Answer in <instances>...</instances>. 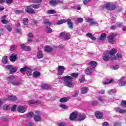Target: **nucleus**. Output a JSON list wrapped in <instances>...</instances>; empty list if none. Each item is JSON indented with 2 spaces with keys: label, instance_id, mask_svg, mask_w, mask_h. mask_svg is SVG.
Here are the masks:
<instances>
[{
  "label": "nucleus",
  "instance_id": "obj_1",
  "mask_svg": "<svg viewBox=\"0 0 126 126\" xmlns=\"http://www.w3.org/2000/svg\"><path fill=\"white\" fill-rule=\"evenodd\" d=\"M70 76H65L62 77V79H63L64 82H65V85L67 87H70L71 88L74 86V84L72 83V80L74 78H76L78 76V73H73L70 74ZM72 76V77H71Z\"/></svg>",
  "mask_w": 126,
  "mask_h": 126
},
{
  "label": "nucleus",
  "instance_id": "obj_2",
  "mask_svg": "<svg viewBox=\"0 0 126 126\" xmlns=\"http://www.w3.org/2000/svg\"><path fill=\"white\" fill-rule=\"evenodd\" d=\"M118 50L115 48L111 49V50H108L104 53L103 60L105 62H108V61H116L117 57L114 56L117 53Z\"/></svg>",
  "mask_w": 126,
  "mask_h": 126
},
{
  "label": "nucleus",
  "instance_id": "obj_3",
  "mask_svg": "<svg viewBox=\"0 0 126 126\" xmlns=\"http://www.w3.org/2000/svg\"><path fill=\"white\" fill-rule=\"evenodd\" d=\"M117 35V34L114 33H111L109 35L107 36V39L109 43L110 44H114L115 41L114 40V37Z\"/></svg>",
  "mask_w": 126,
  "mask_h": 126
},
{
  "label": "nucleus",
  "instance_id": "obj_4",
  "mask_svg": "<svg viewBox=\"0 0 126 126\" xmlns=\"http://www.w3.org/2000/svg\"><path fill=\"white\" fill-rule=\"evenodd\" d=\"M105 8L108 10H114L117 8V6L114 4L110 5V3H107L105 6Z\"/></svg>",
  "mask_w": 126,
  "mask_h": 126
},
{
  "label": "nucleus",
  "instance_id": "obj_5",
  "mask_svg": "<svg viewBox=\"0 0 126 126\" xmlns=\"http://www.w3.org/2000/svg\"><path fill=\"white\" fill-rule=\"evenodd\" d=\"M32 8L33 7L31 6V5L28 6L26 8L25 11L30 14H35V11H34V9H33Z\"/></svg>",
  "mask_w": 126,
  "mask_h": 126
},
{
  "label": "nucleus",
  "instance_id": "obj_6",
  "mask_svg": "<svg viewBox=\"0 0 126 126\" xmlns=\"http://www.w3.org/2000/svg\"><path fill=\"white\" fill-rule=\"evenodd\" d=\"M65 69V68L63 66L61 65H58V67L57 68L58 70V73L59 74V75H62L63 72H64V70Z\"/></svg>",
  "mask_w": 126,
  "mask_h": 126
},
{
  "label": "nucleus",
  "instance_id": "obj_7",
  "mask_svg": "<svg viewBox=\"0 0 126 126\" xmlns=\"http://www.w3.org/2000/svg\"><path fill=\"white\" fill-rule=\"evenodd\" d=\"M86 21L89 22L90 25H96L97 24V22L94 19L91 18L86 19Z\"/></svg>",
  "mask_w": 126,
  "mask_h": 126
},
{
  "label": "nucleus",
  "instance_id": "obj_8",
  "mask_svg": "<svg viewBox=\"0 0 126 126\" xmlns=\"http://www.w3.org/2000/svg\"><path fill=\"white\" fill-rule=\"evenodd\" d=\"M61 2H62V1L60 0H51L49 1L50 4L52 6H56L59 3H61Z\"/></svg>",
  "mask_w": 126,
  "mask_h": 126
},
{
  "label": "nucleus",
  "instance_id": "obj_9",
  "mask_svg": "<svg viewBox=\"0 0 126 126\" xmlns=\"http://www.w3.org/2000/svg\"><path fill=\"white\" fill-rule=\"evenodd\" d=\"M60 37H63L64 39H70V37L71 36L70 34L68 33H65V32H61L60 34Z\"/></svg>",
  "mask_w": 126,
  "mask_h": 126
},
{
  "label": "nucleus",
  "instance_id": "obj_10",
  "mask_svg": "<svg viewBox=\"0 0 126 126\" xmlns=\"http://www.w3.org/2000/svg\"><path fill=\"white\" fill-rule=\"evenodd\" d=\"M125 80V77H122L121 79L117 81L118 84H121V86H126V82H124Z\"/></svg>",
  "mask_w": 126,
  "mask_h": 126
},
{
  "label": "nucleus",
  "instance_id": "obj_11",
  "mask_svg": "<svg viewBox=\"0 0 126 126\" xmlns=\"http://www.w3.org/2000/svg\"><path fill=\"white\" fill-rule=\"evenodd\" d=\"M21 47L22 50H24V51H31V47L29 46H27L25 44H21Z\"/></svg>",
  "mask_w": 126,
  "mask_h": 126
},
{
  "label": "nucleus",
  "instance_id": "obj_12",
  "mask_svg": "<svg viewBox=\"0 0 126 126\" xmlns=\"http://www.w3.org/2000/svg\"><path fill=\"white\" fill-rule=\"evenodd\" d=\"M77 117V113L76 112H74L70 114L69 119L70 121H73L76 119Z\"/></svg>",
  "mask_w": 126,
  "mask_h": 126
},
{
  "label": "nucleus",
  "instance_id": "obj_13",
  "mask_svg": "<svg viewBox=\"0 0 126 126\" xmlns=\"http://www.w3.org/2000/svg\"><path fill=\"white\" fill-rule=\"evenodd\" d=\"M17 110L19 113H25L27 108L25 106H21L18 107Z\"/></svg>",
  "mask_w": 126,
  "mask_h": 126
},
{
  "label": "nucleus",
  "instance_id": "obj_14",
  "mask_svg": "<svg viewBox=\"0 0 126 126\" xmlns=\"http://www.w3.org/2000/svg\"><path fill=\"white\" fill-rule=\"evenodd\" d=\"M115 110L117 113H119V114H125V113H126V109H121L119 107L116 108Z\"/></svg>",
  "mask_w": 126,
  "mask_h": 126
},
{
  "label": "nucleus",
  "instance_id": "obj_15",
  "mask_svg": "<svg viewBox=\"0 0 126 126\" xmlns=\"http://www.w3.org/2000/svg\"><path fill=\"white\" fill-rule=\"evenodd\" d=\"M45 49V52H46V53H51V52H53V47L48 45V46H46L44 47Z\"/></svg>",
  "mask_w": 126,
  "mask_h": 126
},
{
  "label": "nucleus",
  "instance_id": "obj_16",
  "mask_svg": "<svg viewBox=\"0 0 126 126\" xmlns=\"http://www.w3.org/2000/svg\"><path fill=\"white\" fill-rule=\"evenodd\" d=\"M95 116L97 119H102L103 118V113L100 111L95 112Z\"/></svg>",
  "mask_w": 126,
  "mask_h": 126
},
{
  "label": "nucleus",
  "instance_id": "obj_17",
  "mask_svg": "<svg viewBox=\"0 0 126 126\" xmlns=\"http://www.w3.org/2000/svg\"><path fill=\"white\" fill-rule=\"evenodd\" d=\"M17 59V55L15 54H12L10 57V61H11V62H15Z\"/></svg>",
  "mask_w": 126,
  "mask_h": 126
},
{
  "label": "nucleus",
  "instance_id": "obj_18",
  "mask_svg": "<svg viewBox=\"0 0 126 126\" xmlns=\"http://www.w3.org/2000/svg\"><path fill=\"white\" fill-rule=\"evenodd\" d=\"M69 19H62L60 21H59L57 24V25H61V24H63V23H66V22H67V21H69Z\"/></svg>",
  "mask_w": 126,
  "mask_h": 126
},
{
  "label": "nucleus",
  "instance_id": "obj_19",
  "mask_svg": "<svg viewBox=\"0 0 126 126\" xmlns=\"http://www.w3.org/2000/svg\"><path fill=\"white\" fill-rule=\"evenodd\" d=\"M67 24L70 29H73V23L71 22V19H69V21H67Z\"/></svg>",
  "mask_w": 126,
  "mask_h": 126
},
{
  "label": "nucleus",
  "instance_id": "obj_20",
  "mask_svg": "<svg viewBox=\"0 0 126 126\" xmlns=\"http://www.w3.org/2000/svg\"><path fill=\"white\" fill-rule=\"evenodd\" d=\"M88 64H90L91 66L93 68H94L96 67L97 65V63L95 61H91L90 63H88Z\"/></svg>",
  "mask_w": 126,
  "mask_h": 126
},
{
  "label": "nucleus",
  "instance_id": "obj_21",
  "mask_svg": "<svg viewBox=\"0 0 126 126\" xmlns=\"http://www.w3.org/2000/svg\"><path fill=\"white\" fill-rule=\"evenodd\" d=\"M88 91V87H83L81 90V92L82 94H86V93H87Z\"/></svg>",
  "mask_w": 126,
  "mask_h": 126
},
{
  "label": "nucleus",
  "instance_id": "obj_22",
  "mask_svg": "<svg viewBox=\"0 0 126 126\" xmlns=\"http://www.w3.org/2000/svg\"><path fill=\"white\" fill-rule=\"evenodd\" d=\"M87 37H88L89 38H90L92 40H93V41H95L96 40V38L92 35V33L90 32H88L86 34Z\"/></svg>",
  "mask_w": 126,
  "mask_h": 126
},
{
  "label": "nucleus",
  "instance_id": "obj_23",
  "mask_svg": "<svg viewBox=\"0 0 126 126\" xmlns=\"http://www.w3.org/2000/svg\"><path fill=\"white\" fill-rule=\"evenodd\" d=\"M85 118H86V116L85 114H81L79 115L78 121H83V120H85Z\"/></svg>",
  "mask_w": 126,
  "mask_h": 126
},
{
  "label": "nucleus",
  "instance_id": "obj_24",
  "mask_svg": "<svg viewBox=\"0 0 126 126\" xmlns=\"http://www.w3.org/2000/svg\"><path fill=\"white\" fill-rule=\"evenodd\" d=\"M107 36V34L105 33H102L100 35V37L99 38V40L100 41H104L105 39H106V37Z\"/></svg>",
  "mask_w": 126,
  "mask_h": 126
},
{
  "label": "nucleus",
  "instance_id": "obj_25",
  "mask_svg": "<svg viewBox=\"0 0 126 126\" xmlns=\"http://www.w3.org/2000/svg\"><path fill=\"white\" fill-rule=\"evenodd\" d=\"M85 72L86 74H87L88 75H90L92 74V70L90 69L89 68H86L85 70Z\"/></svg>",
  "mask_w": 126,
  "mask_h": 126
},
{
  "label": "nucleus",
  "instance_id": "obj_26",
  "mask_svg": "<svg viewBox=\"0 0 126 126\" xmlns=\"http://www.w3.org/2000/svg\"><path fill=\"white\" fill-rule=\"evenodd\" d=\"M0 120H1V121H2V122H7L9 121V118L6 116H1L0 117Z\"/></svg>",
  "mask_w": 126,
  "mask_h": 126
},
{
  "label": "nucleus",
  "instance_id": "obj_27",
  "mask_svg": "<svg viewBox=\"0 0 126 126\" xmlns=\"http://www.w3.org/2000/svg\"><path fill=\"white\" fill-rule=\"evenodd\" d=\"M7 100L9 101H16L17 97L14 96H10L7 97Z\"/></svg>",
  "mask_w": 126,
  "mask_h": 126
},
{
  "label": "nucleus",
  "instance_id": "obj_28",
  "mask_svg": "<svg viewBox=\"0 0 126 126\" xmlns=\"http://www.w3.org/2000/svg\"><path fill=\"white\" fill-rule=\"evenodd\" d=\"M11 84H12V85H14V86H19L21 85V83L17 81H13L11 82Z\"/></svg>",
  "mask_w": 126,
  "mask_h": 126
},
{
  "label": "nucleus",
  "instance_id": "obj_29",
  "mask_svg": "<svg viewBox=\"0 0 126 126\" xmlns=\"http://www.w3.org/2000/svg\"><path fill=\"white\" fill-rule=\"evenodd\" d=\"M29 68V67H27V66H25L23 68H21L20 69V72H21L22 73H24V72H25V71H27L28 69Z\"/></svg>",
  "mask_w": 126,
  "mask_h": 126
},
{
  "label": "nucleus",
  "instance_id": "obj_30",
  "mask_svg": "<svg viewBox=\"0 0 126 126\" xmlns=\"http://www.w3.org/2000/svg\"><path fill=\"white\" fill-rule=\"evenodd\" d=\"M37 56L38 59H42V58H43V53H42V51L38 50Z\"/></svg>",
  "mask_w": 126,
  "mask_h": 126
},
{
  "label": "nucleus",
  "instance_id": "obj_31",
  "mask_svg": "<svg viewBox=\"0 0 126 126\" xmlns=\"http://www.w3.org/2000/svg\"><path fill=\"white\" fill-rule=\"evenodd\" d=\"M15 77L14 76L11 75V76L6 78V80H7V81H9L10 82H12V81H11L14 80Z\"/></svg>",
  "mask_w": 126,
  "mask_h": 126
},
{
  "label": "nucleus",
  "instance_id": "obj_32",
  "mask_svg": "<svg viewBox=\"0 0 126 126\" xmlns=\"http://www.w3.org/2000/svg\"><path fill=\"white\" fill-rule=\"evenodd\" d=\"M41 88L42 89H49V88H50V85L47 84H43L41 85Z\"/></svg>",
  "mask_w": 126,
  "mask_h": 126
},
{
  "label": "nucleus",
  "instance_id": "obj_33",
  "mask_svg": "<svg viewBox=\"0 0 126 126\" xmlns=\"http://www.w3.org/2000/svg\"><path fill=\"white\" fill-rule=\"evenodd\" d=\"M41 75V73L38 71H34L33 73V77H38Z\"/></svg>",
  "mask_w": 126,
  "mask_h": 126
},
{
  "label": "nucleus",
  "instance_id": "obj_34",
  "mask_svg": "<svg viewBox=\"0 0 126 126\" xmlns=\"http://www.w3.org/2000/svg\"><path fill=\"white\" fill-rule=\"evenodd\" d=\"M34 116V113L33 112H29L27 115V118L28 119H31L33 118V116Z\"/></svg>",
  "mask_w": 126,
  "mask_h": 126
},
{
  "label": "nucleus",
  "instance_id": "obj_35",
  "mask_svg": "<svg viewBox=\"0 0 126 126\" xmlns=\"http://www.w3.org/2000/svg\"><path fill=\"white\" fill-rule=\"evenodd\" d=\"M27 76H31L32 75V70L30 68H29L27 70Z\"/></svg>",
  "mask_w": 126,
  "mask_h": 126
},
{
  "label": "nucleus",
  "instance_id": "obj_36",
  "mask_svg": "<svg viewBox=\"0 0 126 126\" xmlns=\"http://www.w3.org/2000/svg\"><path fill=\"white\" fill-rule=\"evenodd\" d=\"M47 13L48 14H55V13H57V11L55 10H49L47 11Z\"/></svg>",
  "mask_w": 126,
  "mask_h": 126
},
{
  "label": "nucleus",
  "instance_id": "obj_37",
  "mask_svg": "<svg viewBox=\"0 0 126 126\" xmlns=\"http://www.w3.org/2000/svg\"><path fill=\"white\" fill-rule=\"evenodd\" d=\"M34 120L35 122H40L41 121V116L35 115L34 117Z\"/></svg>",
  "mask_w": 126,
  "mask_h": 126
},
{
  "label": "nucleus",
  "instance_id": "obj_38",
  "mask_svg": "<svg viewBox=\"0 0 126 126\" xmlns=\"http://www.w3.org/2000/svg\"><path fill=\"white\" fill-rule=\"evenodd\" d=\"M16 71H17V68L16 67L13 68L12 67V68L10 70V73H15Z\"/></svg>",
  "mask_w": 126,
  "mask_h": 126
},
{
  "label": "nucleus",
  "instance_id": "obj_39",
  "mask_svg": "<svg viewBox=\"0 0 126 126\" xmlns=\"http://www.w3.org/2000/svg\"><path fill=\"white\" fill-rule=\"evenodd\" d=\"M44 23L45 25H48L49 26H51V25H52V23L50 22L48 19L44 20Z\"/></svg>",
  "mask_w": 126,
  "mask_h": 126
},
{
  "label": "nucleus",
  "instance_id": "obj_40",
  "mask_svg": "<svg viewBox=\"0 0 126 126\" xmlns=\"http://www.w3.org/2000/svg\"><path fill=\"white\" fill-rule=\"evenodd\" d=\"M2 62L3 63H7V57L4 56L2 59Z\"/></svg>",
  "mask_w": 126,
  "mask_h": 126
},
{
  "label": "nucleus",
  "instance_id": "obj_41",
  "mask_svg": "<svg viewBox=\"0 0 126 126\" xmlns=\"http://www.w3.org/2000/svg\"><path fill=\"white\" fill-rule=\"evenodd\" d=\"M22 21L24 25H27V24H28V22H29V20H28V19L26 18L23 19Z\"/></svg>",
  "mask_w": 126,
  "mask_h": 126
},
{
  "label": "nucleus",
  "instance_id": "obj_42",
  "mask_svg": "<svg viewBox=\"0 0 126 126\" xmlns=\"http://www.w3.org/2000/svg\"><path fill=\"white\" fill-rule=\"evenodd\" d=\"M31 6L32 8H34V9H38L40 7V4H32Z\"/></svg>",
  "mask_w": 126,
  "mask_h": 126
},
{
  "label": "nucleus",
  "instance_id": "obj_43",
  "mask_svg": "<svg viewBox=\"0 0 126 126\" xmlns=\"http://www.w3.org/2000/svg\"><path fill=\"white\" fill-rule=\"evenodd\" d=\"M3 109L4 111H7L10 109V106L9 105H5L3 106Z\"/></svg>",
  "mask_w": 126,
  "mask_h": 126
},
{
  "label": "nucleus",
  "instance_id": "obj_44",
  "mask_svg": "<svg viewBox=\"0 0 126 126\" xmlns=\"http://www.w3.org/2000/svg\"><path fill=\"white\" fill-rule=\"evenodd\" d=\"M67 101V98L66 97H63L60 99V102L61 103H65Z\"/></svg>",
  "mask_w": 126,
  "mask_h": 126
},
{
  "label": "nucleus",
  "instance_id": "obj_45",
  "mask_svg": "<svg viewBox=\"0 0 126 126\" xmlns=\"http://www.w3.org/2000/svg\"><path fill=\"white\" fill-rule=\"evenodd\" d=\"M45 31L47 32V33H51V32H53V30L50 27H46Z\"/></svg>",
  "mask_w": 126,
  "mask_h": 126
},
{
  "label": "nucleus",
  "instance_id": "obj_46",
  "mask_svg": "<svg viewBox=\"0 0 126 126\" xmlns=\"http://www.w3.org/2000/svg\"><path fill=\"white\" fill-rule=\"evenodd\" d=\"M30 1L34 2V3H40L42 2V0H30Z\"/></svg>",
  "mask_w": 126,
  "mask_h": 126
},
{
  "label": "nucleus",
  "instance_id": "obj_47",
  "mask_svg": "<svg viewBox=\"0 0 126 126\" xmlns=\"http://www.w3.org/2000/svg\"><path fill=\"white\" fill-rule=\"evenodd\" d=\"M27 103L28 104H36V103H37V100H28L27 101Z\"/></svg>",
  "mask_w": 126,
  "mask_h": 126
},
{
  "label": "nucleus",
  "instance_id": "obj_48",
  "mask_svg": "<svg viewBox=\"0 0 126 126\" xmlns=\"http://www.w3.org/2000/svg\"><path fill=\"white\" fill-rule=\"evenodd\" d=\"M60 107L62 108V109H67L68 106L65 104H60Z\"/></svg>",
  "mask_w": 126,
  "mask_h": 126
},
{
  "label": "nucleus",
  "instance_id": "obj_49",
  "mask_svg": "<svg viewBox=\"0 0 126 126\" xmlns=\"http://www.w3.org/2000/svg\"><path fill=\"white\" fill-rule=\"evenodd\" d=\"M119 67H120L118 65L112 66V68L113 70H116L117 69H119Z\"/></svg>",
  "mask_w": 126,
  "mask_h": 126
},
{
  "label": "nucleus",
  "instance_id": "obj_50",
  "mask_svg": "<svg viewBox=\"0 0 126 126\" xmlns=\"http://www.w3.org/2000/svg\"><path fill=\"white\" fill-rule=\"evenodd\" d=\"M5 27L7 30H8V31H9V32H11V30H12L11 26L7 25V26H6Z\"/></svg>",
  "mask_w": 126,
  "mask_h": 126
},
{
  "label": "nucleus",
  "instance_id": "obj_51",
  "mask_svg": "<svg viewBox=\"0 0 126 126\" xmlns=\"http://www.w3.org/2000/svg\"><path fill=\"white\" fill-rule=\"evenodd\" d=\"M77 22L78 23H82L83 22V18L80 17L77 19Z\"/></svg>",
  "mask_w": 126,
  "mask_h": 126
},
{
  "label": "nucleus",
  "instance_id": "obj_52",
  "mask_svg": "<svg viewBox=\"0 0 126 126\" xmlns=\"http://www.w3.org/2000/svg\"><path fill=\"white\" fill-rule=\"evenodd\" d=\"M116 60H120V59H122V55L118 53L116 55Z\"/></svg>",
  "mask_w": 126,
  "mask_h": 126
},
{
  "label": "nucleus",
  "instance_id": "obj_53",
  "mask_svg": "<svg viewBox=\"0 0 126 126\" xmlns=\"http://www.w3.org/2000/svg\"><path fill=\"white\" fill-rule=\"evenodd\" d=\"M16 107H17L16 105H13L11 108V111L12 112H15L16 111Z\"/></svg>",
  "mask_w": 126,
  "mask_h": 126
},
{
  "label": "nucleus",
  "instance_id": "obj_54",
  "mask_svg": "<svg viewBox=\"0 0 126 126\" xmlns=\"http://www.w3.org/2000/svg\"><path fill=\"white\" fill-rule=\"evenodd\" d=\"M1 22L3 23V24H7V23H8V21L5 19H2L1 20Z\"/></svg>",
  "mask_w": 126,
  "mask_h": 126
},
{
  "label": "nucleus",
  "instance_id": "obj_55",
  "mask_svg": "<svg viewBox=\"0 0 126 126\" xmlns=\"http://www.w3.org/2000/svg\"><path fill=\"white\" fill-rule=\"evenodd\" d=\"M115 93H116V90H110L108 91L109 94H114Z\"/></svg>",
  "mask_w": 126,
  "mask_h": 126
},
{
  "label": "nucleus",
  "instance_id": "obj_56",
  "mask_svg": "<svg viewBox=\"0 0 126 126\" xmlns=\"http://www.w3.org/2000/svg\"><path fill=\"white\" fill-rule=\"evenodd\" d=\"M12 68V66L11 65H8L6 66V69H7L8 70H10Z\"/></svg>",
  "mask_w": 126,
  "mask_h": 126
},
{
  "label": "nucleus",
  "instance_id": "obj_57",
  "mask_svg": "<svg viewBox=\"0 0 126 126\" xmlns=\"http://www.w3.org/2000/svg\"><path fill=\"white\" fill-rule=\"evenodd\" d=\"M59 126H66V124L64 122H61L59 124Z\"/></svg>",
  "mask_w": 126,
  "mask_h": 126
},
{
  "label": "nucleus",
  "instance_id": "obj_58",
  "mask_svg": "<svg viewBox=\"0 0 126 126\" xmlns=\"http://www.w3.org/2000/svg\"><path fill=\"white\" fill-rule=\"evenodd\" d=\"M79 81L81 83L84 82V81H85V79L84 78V77H82L81 79H80Z\"/></svg>",
  "mask_w": 126,
  "mask_h": 126
},
{
  "label": "nucleus",
  "instance_id": "obj_59",
  "mask_svg": "<svg viewBox=\"0 0 126 126\" xmlns=\"http://www.w3.org/2000/svg\"><path fill=\"white\" fill-rule=\"evenodd\" d=\"M121 105H122V106H124V107H126V100H124L122 101Z\"/></svg>",
  "mask_w": 126,
  "mask_h": 126
},
{
  "label": "nucleus",
  "instance_id": "obj_60",
  "mask_svg": "<svg viewBox=\"0 0 126 126\" xmlns=\"http://www.w3.org/2000/svg\"><path fill=\"white\" fill-rule=\"evenodd\" d=\"M16 46L15 45H13L10 48L11 51H14V50H16Z\"/></svg>",
  "mask_w": 126,
  "mask_h": 126
},
{
  "label": "nucleus",
  "instance_id": "obj_61",
  "mask_svg": "<svg viewBox=\"0 0 126 126\" xmlns=\"http://www.w3.org/2000/svg\"><path fill=\"white\" fill-rule=\"evenodd\" d=\"M90 1H91V0H84L83 3L87 4V3L90 2Z\"/></svg>",
  "mask_w": 126,
  "mask_h": 126
},
{
  "label": "nucleus",
  "instance_id": "obj_62",
  "mask_svg": "<svg viewBox=\"0 0 126 126\" xmlns=\"http://www.w3.org/2000/svg\"><path fill=\"white\" fill-rule=\"evenodd\" d=\"M14 12L16 14H20V13H21V12H22V11L17 10L15 11Z\"/></svg>",
  "mask_w": 126,
  "mask_h": 126
},
{
  "label": "nucleus",
  "instance_id": "obj_63",
  "mask_svg": "<svg viewBox=\"0 0 126 126\" xmlns=\"http://www.w3.org/2000/svg\"><path fill=\"white\" fill-rule=\"evenodd\" d=\"M92 105L93 106H97V105H98V102L96 101H94L92 103Z\"/></svg>",
  "mask_w": 126,
  "mask_h": 126
},
{
  "label": "nucleus",
  "instance_id": "obj_64",
  "mask_svg": "<svg viewBox=\"0 0 126 126\" xmlns=\"http://www.w3.org/2000/svg\"><path fill=\"white\" fill-rule=\"evenodd\" d=\"M103 126H109V123L107 122H105L103 123Z\"/></svg>",
  "mask_w": 126,
  "mask_h": 126
}]
</instances>
